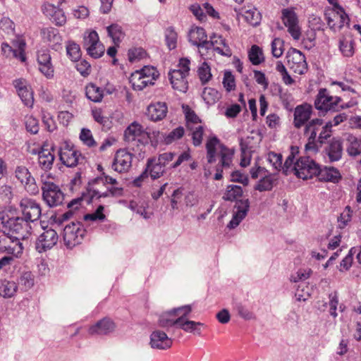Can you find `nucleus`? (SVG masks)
I'll list each match as a JSON object with an SVG mask.
<instances>
[{"label": "nucleus", "mask_w": 361, "mask_h": 361, "mask_svg": "<svg viewBox=\"0 0 361 361\" xmlns=\"http://www.w3.org/2000/svg\"><path fill=\"white\" fill-rule=\"evenodd\" d=\"M18 290V285L14 281L4 280L0 286V295L5 298L13 297Z\"/></svg>", "instance_id": "nucleus-38"}, {"label": "nucleus", "mask_w": 361, "mask_h": 361, "mask_svg": "<svg viewBox=\"0 0 361 361\" xmlns=\"http://www.w3.org/2000/svg\"><path fill=\"white\" fill-rule=\"evenodd\" d=\"M352 211L349 206H347L345 210L341 214L338 219L340 228H344L351 220Z\"/></svg>", "instance_id": "nucleus-63"}, {"label": "nucleus", "mask_w": 361, "mask_h": 361, "mask_svg": "<svg viewBox=\"0 0 361 361\" xmlns=\"http://www.w3.org/2000/svg\"><path fill=\"white\" fill-rule=\"evenodd\" d=\"M137 72H140V74L148 76L149 78L157 80L159 77V73L157 69L151 66H145L142 69L136 71Z\"/></svg>", "instance_id": "nucleus-59"}, {"label": "nucleus", "mask_w": 361, "mask_h": 361, "mask_svg": "<svg viewBox=\"0 0 361 361\" xmlns=\"http://www.w3.org/2000/svg\"><path fill=\"white\" fill-rule=\"evenodd\" d=\"M0 221L9 234L22 240L28 238L31 234L30 222L24 217L15 216V212L11 209H5L0 211Z\"/></svg>", "instance_id": "nucleus-3"}, {"label": "nucleus", "mask_w": 361, "mask_h": 361, "mask_svg": "<svg viewBox=\"0 0 361 361\" xmlns=\"http://www.w3.org/2000/svg\"><path fill=\"white\" fill-rule=\"evenodd\" d=\"M149 343L152 348L166 350L171 347L173 341L165 332L156 330L151 334Z\"/></svg>", "instance_id": "nucleus-24"}, {"label": "nucleus", "mask_w": 361, "mask_h": 361, "mask_svg": "<svg viewBox=\"0 0 361 361\" xmlns=\"http://www.w3.org/2000/svg\"><path fill=\"white\" fill-rule=\"evenodd\" d=\"M223 85L227 92H231L235 89V78L230 71H226L224 73Z\"/></svg>", "instance_id": "nucleus-60"}, {"label": "nucleus", "mask_w": 361, "mask_h": 361, "mask_svg": "<svg viewBox=\"0 0 361 361\" xmlns=\"http://www.w3.org/2000/svg\"><path fill=\"white\" fill-rule=\"evenodd\" d=\"M357 104V102L355 99L344 102L341 96L333 95L326 88H320L314 99L315 109L324 114L328 112H338Z\"/></svg>", "instance_id": "nucleus-2"}, {"label": "nucleus", "mask_w": 361, "mask_h": 361, "mask_svg": "<svg viewBox=\"0 0 361 361\" xmlns=\"http://www.w3.org/2000/svg\"><path fill=\"white\" fill-rule=\"evenodd\" d=\"M133 154L126 149H118L114 158L111 168L114 171L122 173L129 171L132 166Z\"/></svg>", "instance_id": "nucleus-15"}, {"label": "nucleus", "mask_w": 361, "mask_h": 361, "mask_svg": "<svg viewBox=\"0 0 361 361\" xmlns=\"http://www.w3.org/2000/svg\"><path fill=\"white\" fill-rule=\"evenodd\" d=\"M66 52L72 61H78L81 56L80 46L74 42H68L66 45Z\"/></svg>", "instance_id": "nucleus-47"}, {"label": "nucleus", "mask_w": 361, "mask_h": 361, "mask_svg": "<svg viewBox=\"0 0 361 361\" xmlns=\"http://www.w3.org/2000/svg\"><path fill=\"white\" fill-rule=\"evenodd\" d=\"M86 233V230L80 221H72L63 228V241L68 248H73L81 243Z\"/></svg>", "instance_id": "nucleus-7"}, {"label": "nucleus", "mask_w": 361, "mask_h": 361, "mask_svg": "<svg viewBox=\"0 0 361 361\" xmlns=\"http://www.w3.org/2000/svg\"><path fill=\"white\" fill-rule=\"evenodd\" d=\"M44 39L49 42L51 46L60 45L62 42V37L57 29L48 27L42 31Z\"/></svg>", "instance_id": "nucleus-37"}, {"label": "nucleus", "mask_w": 361, "mask_h": 361, "mask_svg": "<svg viewBox=\"0 0 361 361\" xmlns=\"http://www.w3.org/2000/svg\"><path fill=\"white\" fill-rule=\"evenodd\" d=\"M37 63L39 71L48 79L54 77V68L48 50H40L37 53Z\"/></svg>", "instance_id": "nucleus-22"}, {"label": "nucleus", "mask_w": 361, "mask_h": 361, "mask_svg": "<svg viewBox=\"0 0 361 361\" xmlns=\"http://www.w3.org/2000/svg\"><path fill=\"white\" fill-rule=\"evenodd\" d=\"M276 180L274 178L273 175L269 174L258 181L257 184L255 187V189L259 192L269 191L273 188L274 182Z\"/></svg>", "instance_id": "nucleus-40"}, {"label": "nucleus", "mask_w": 361, "mask_h": 361, "mask_svg": "<svg viewBox=\"0 0 361 361\" xmlns=\"http://www.w3.org/2000/svg\"><path fill=\"white\" fill-rule=\"evenodd\" d=\"M166 42L169 49H173L176 47L177 34L172 28L166 30Z\"/></svg>", "instance_id": "nucleus-61"}, {"label": "nucleus", "mask_w": 361, "mask_h": 361, "mask_svg": "<svg viewBox=\"0 0 361 361\" xmlns=\"http://www.w3.org/2000/svg\"><path fill=\"white\" fill-rule=\"evenodd\" d=\"M19 284L25 290L30 289L35 284L34 275L30 271L23 273L19 279Z\"/></svg>", "instance_id": "nucleus-49"}, {"label": "nucleus", "mask_w": 361, "mask_h": 361, "mask_svg": "<svg viewBox=\"0 0 361 361\" xmlns=\"http://www.w3.org/2000/svg\"><path fill=\"white\" fill-rule=\"evenodd\" d=\"M182 317H177L176 312H173V309L163 313L159 319V325L161 327H171L175 325L178 326V324L181 322Z\"/></svg>", "instance_id": "nucleus-32"}, {"label": "nucleus", "mask_w": 361, "mask_h": 361, "mask_svg": "<svg viewBox=\"0 0 361 361\" xmlns=\"http://www.w3.org/2000/svg\"><path fill=\"white\" fill-rule=\"evenodd\" d=\"M312 114V106L307 103L298 105L294 111V126L299 129L310 121Z\"/></svg>", "instance_id": "nucleus-21"}, {"label": "nucleus", "mask_w": 361, "mask_h": 361, "mask_svg": "<svg viewBox=\"0 0 361 361\" xmlns=\"http://www.w3.org/2000/svg\"><path fill=\"white\" fill-rule=\"evenodd\" d=\"M145 171H147L148 176L150 175L152 179H157L162 176L165 172V168L159 164L156 158H149L147 159Z\"/></svg>", "instance_id": "nucleus-31"}, {"label": "nucleus", "mask_w": 361, "mask_h": 361, "mask_svg": "<svg viewBox=\"0 0 361 361\" xmlns=\"http://www.w3.org/2000/svg\"><path fill=\"white\" fill-rule=\"evenodd\" d=\"M142 133V126L137 123L130 124L124 132L125 141L130 143L135 141Z\"/></svg>", "instance_id": "nucleus-35"}, {"label": "nucleus", "mask_w": 361, "mask_h": 361, "mask_svg": "<svg viewBox=\"0 0 361 361\" xmlns=\"http://www.w3.org/2000/svg\"><path fill=\"white\" fill-rule=\"evenodd\" d=\"M190 71V61L188 58L179 59L177 68L169 73V80L173 90L185 92L188 88V77Z\"/></svg>", "instance_id": "nucleus-5"}, {"label": "nucleus", "mask_w": 361, "mask_h": 361, "mask_svg": "<svg viewBox=\"0 0 361 361\" xmlns=\"http://www.w3.org/2000/svg\"><path fill=\"white\" fill-rule=\"evenodd\" d=\"M20 207L24 218L29 222H34L41 216V207L39 203L30 198H23Z\"/></svg>", "instance_id": "nucleus-16"}, {"label": "nucleus", "mask_w": 361, "mask_h": 361, "mask_svg": "<svg viewBox=\"0 0 361 361\" xmlns=\"http://www.w3.org/2000/svg\"><path fill=\"white\" fill-rule=\"evenodd\" d=\"M85 94L88 99L94 102H100L104 97L103 90L93 83L86 85Z\"/></svg>", "instance_id": "nucleus-36"}, {"label": "nucleus", "mask_w": 361, "mask_h": 361, "mask_svg": "<svg viewBox=\"0 0 361 361\" xmlns=\"http://www.w3.org/2000/svg\"><path fill=\"white\" fill-rule=\"evenodd\" d=\"M319 181L338 183L341 179L339 171L334 167L321 168L316 176Z\"/></svg>", "instance_id": "nucleus-29"}, {"label": "nucleus", "mask_w": 361, "mask_h": 361, "mask_svg": "<svg viewBox=\"0 0 361 361\" xmlns=\"http://www.w3.org/2000/svg\"><path fill=\"white\" fill-rule=\"evenodd\" d=\"M319 135L317 137V143L321 145L324 144L326 140L331 137L332 135V128L330 123H326L324 126H322Z\"/></svg>", "instance_id": "nucleus-50"}, {"label": "nucleus", "mask_w": 361, "mask_h": 361, "mask_svg": "<svg viewBox=\"0 0 361 361\" xmlns=\"http://www.w3.org/2000/svg\"><path fill=\"white\" fill-rule=\"evenodd\" d=\"M92 116L95 121L102 125L103 127L109 128L110 121L108 117L104 116L101 109L92 111Z\"/></svg>", "instance_id": "nucleus-62"}, {"label": "nucleus", "mask_w": 361, "mask_h": 361, "mask_svg": "<svg viewBox=\"0 0 361 361\" xmlns=\"http://www.w3.org/2000/svg\"><path fill=\"white\" fill-rule=\"evenodd\" d=\"M355 42L353 39L343 38L339 42V49L345 57H351L354 54Z\"/></svg>", "instance_id": "nucleus-42"}, {"label": "nucleus", "mask_w": 361, "mask_h": 361, "mask_svg": "<svg viewBox=\"0 0 361 361\" xmlns=\"http://www.w3.org/2000/svg\"><path fill=\"white\" fill-rule=\"evenodd\" d=\"M22 239L8 233L0 236V252L11 254L16 257L23 252Z\"/></svg>", "instance_id": "nucleus-12"}, {"label": "nucleus", "mask_w": 361, "mask_h": 361, "mask_svg": "<svg viewBox=\"0 0 361 361\" xmlns=\"http://www.w3.org/2000/svg\"><path fill=\"white\" fill-rule=\"evenodd\" d=\"M346 152L353 157L361 155V137L349 135L346 139Z\"/></svg>", "instance_id": "nucleus-30"}, {"label": "nucleus", "mask_w": 361, "mask_h": 361, "mask_svg": "<svg viewBox=\"0 0 361 361\" xmlns=\"http://www.w3.org/2000/svg\"><path fill=\"white\" fill-rule=\"evenodd\" d=\"M323 125V120L321 118H314L310 121L305 126L304 135L307 137V142L305 144V149L307 151L318 150L317 145V133L320 130Z\"/></svg>", "instance_id": "nucleus-11"}, {"label": "nucleus", "mask_w": 361, "mask_h": 361, "mask_svg": "<svg viewBox=\"0 0 361 361\" xmlns=\"http://www.w3.org/2000/svg\"><path fill=\"white\" fill-rule=\"evenodd\" d=\"M25 128L26 130L32 134H37L39 130V122L37 118L32 116H25Z\"/></svg>", "instance_id": "nucleus-54"}, {"label": "nucleus", "mask_w": 361, "mask_h": 361, "mask_svg": "<svg viewBox=\"0 0 361 361\" xmlns=\"http://www.w3.org/2000/svg\"><path fill=\"white\" fill-rule=\"evenodd\" d=\"M16 178L24 185L25 190L30 195H37L39 188L35 178L24 166H17L15 171Z\"/></svg>", "instance_id": "nucleus-14"}, {"label": "nucleus", "mask_w": 361, "mask_h": 361, "mask_svg": "<svg viewBox=\"0 0 361 361\" xmlns=\"http://www.w3.org/2000/svg\"><path fill=\"white\" fill-rule=\"evenodd\" d=\"M59 156L62 164L71 168L76 166L84 159L81 153L67 142L60 146Z\"/></svg>", "instance_id": "nucleus-9"}, {"label": "nucleus", "mask_w": 361, "mask_h": 361, "mask_svg": "<svg viewBox=\"0 0 361 361\" xmlns=\"http://www.w3.org/2000/svg\"><path fill=\"white\" fill-rule=\"evenodd\" d=\"M189 41L199 49H209V41L204 29L196 27L189 32Z\"/></svg>", "instance_id": "nucleus-25"}, {"label": "nucleus", "mask_w": 361, "mask_h": 361, "mask_svg": "<svg viewBox=\"0 0 361 361\" xmlns=\"http://www.w3.org/2000/svg\"><path fill=\"white\" fill-rule=\"evenodd\" d=\"M207 159L209 164L216 161V156L219 157V162L216 167L215 180H221L223 177V169L230 168L234 154V151L228 148L216 137L209 139L206 143Z\"/></svg>", "instance_id": "nucleus-1"}, {"label": "nucleus", "mask_w": 361, "mask_h": 361, "mask_svg": "<svg viewBox=\"0 0 361 361\" xmlns=\"http://www.w3.org/2000/svg\"><path fill=\"white\" fill-rule=\"evenodd\" d=\"M287 64L294 73L302 75L307 69L305 55L299 50L290 48L286 54Z\"/></svg>", "instance_id": "nucleus-13"}, {"label": "nucleus", "mask_w": 361, "mask_h": 361, "mask_svg": "<svg viewBox=\"0 0 361 361\" xmlns=\"http://www.w3.org/2000/svg\"><path fill=\"white\" fill-rule=\"evenodd\" d=\"M104 210V207L99 205L93 213L85 214L83 216V220L85 221H103L106 219Z\"/></svg>", "instance_id": "nucleus-45"}, {"label": "nucleus", "mask_w": 361, "mask_h": 361, "mask_svg": "<svg viewBox=\"0 0 361 361\" xmlns=\"http://www.w3.org/2000/svg\"><path fill=\"white\" fill-rule=\"evenodd\" d=\"M281 18L291 37L294 39L298 40L301 36V29L299 25L298 17L295 12L294 8H283L281 10Z\"/></svg>", "instance_id": "nucleus-10"}, {"label": "nucleus", "mask_w": 361, "mask_h": 361, "mask_svg": "<svg viewBox=\"0 0 361 361\" xmlns=\"http://www.w3.org/2000/svg\"><path fill=\"white\" fill-rule=\"evenodd\" d=\"M58 240L59 235L57 232L52 228H49L44 230L39 236L36 243V247L39 252H45L56 245Z\"/></svg>", "instance_id": "nucleus-18"}, {"label": "nucleus", "mask_w": 361, "mask_h": 361, "mask_svg": "<svg viewBox=\"0 0 361 361\" xmlns=\"http://www.w3.org/2000/svg\"><path fill=\"white\" fill-rule=\"evenodd\" d=\"M292 170L299 178L312 179L319 172V164L309 157H301L295 161Z\"/></svg>", "instance_id": "nucleus-6"}, {"label": "nucleus", "mask_w": 361, "mask_h": 361, "mask_svg": "<svg viewBox=\"0 0 361 361\" xmlns=\"http://www.w3.org/2000/svg\"><path fill=\"white\" fill-rule=\"evenodd\" d=\"M243 195V189L240 186L235 185H230L227 187V189L223 196V198L227 201L238 200V197H240Z\"/></svg>", "instance_id": "nucleus-41"}, {"label": "nucleus", "mask_w": 361, "mask_h": 361, "mask_svg": "<svg viewBox=\"0 0 361 361\" xmlns=\"http://www.w3.org/2000/svg\"><path fill=\"white\" fill-rule=\"evenodd\" d=\"M204 326V324L188 319H181V322L178 324V327L183 329L184 331L191 333L195 335L200 336L202 334L201 327Z\"/></svg>", "instance_id": "nucleus-34"}, {"label": "nucleus", "mask_w": 361, "mask_h": 361, "mask_svg": "<svg viewBox=\"0 0 361 361\" xmlns=\"http://www.w3.org/2000/svg\"><path fill=\"white\" fill-rule=\"evenodd\" d=\"M246 21L252 26H257L260 23L261 16L256 9L248 10L245 13Z\"/></svg>", "instance_id": "nucleus-55"}, {"label": "nucleus", "mask_w": 361, "mask_h": 361, "mask_svg": "<svg viewBox=\"0 0 361 361\" xmlns=\"http://www.w3.org/2000/svg\"><path fill=\"white\" fill-rule=\"evenodd\" d=\"M18 96L27 106L32 107L34 104L33 92L25 79L20 78L13 81Z\"/></svg>", "instance_id": "nucleus-20"}, {"label": "nucleus", "mask_w": 361, "mask_h": 361, "mask_svg": "<svg viewBox=\"0 0 361 361\" xmlns=\"http://www.w3.org/2000/svg\"><path fill=\"white\" fill-rule=\"evenodd\" d=\"M54 147H49L47 142H44L41 146V152L37 157V164L39 167L44 171L43 173H49V171L52 169L55 155Z\"/></svg>", "instance_id": "nucleus-17"}, {"label": "nucleus", "mask_w": 361, "mask_h": 361, "mask_svg": "<svg viewBox=\"0 0 361 361\" xmlns=\"http://www.w3.org/2000/svg\"><path fill=\"white\" fill-rule=\"evenodd\" d=\"M324 18L330 29L341 30L345 25H349L350 18L344 9L336 5L335 8L326 9L324 12Z\"/></svg>", "instance_id": "nucleus-8"}, {"label": "nucleus", "mask_w": 361, "mask_h": 361, "mask_svg": "<svg viewBox=\"0 0 361 361\" xmlns=\"http://www.w3.org/2000/svg\"><path fill=\"white\" fill-rule=\"evenodd\" d=\"M250 208V202L248 199L239 200L235 201L234 212L240 215L245 217L247 214Z\"/></svg>", "instance_id": "nucleus-51"}, {"label": "nucleus", "mask_w": 361, "mask_h": 361, "mask_svg": "<svg viewBox=\"0 0 361 361\" xmlns=\"http://www.w3.org/2000/svg\"><path fill=\"white\" fill-rule=\"evenodd\" d=\"M183 108L185 115L188 128L192 130V128L190 126V125L198 124L199 123H200V119L195 113V111L192 110L188 106H183Z\"/></svg>", "instance_id": "nucleus-52"}, {"label": "nucleus", "mask_w": 361, "mask_h": 361, "mask_svg": "<svg viewBox=\"0 0 361 361\" xmlns=\"http://www.w3.org/2000/svg\"><path fill=\"white\" fill-rule=\"evenodd\" d=\"M99 40V36L96 31L86 32L83 37V47L85 49H90V47L97 45L96 44Z\"/></svg>", "instance_id": "nucleus-48"}, {"label": "nucleus", "mask_w": 361, "mask_h": 361, "mask_svg": "<svg viewBox=\"0 0 361 361\" xmlns=\"http://www.w3.org/2000/svg\"><path fill=\"white\" fill-rule=\"evenodd\" d=\"M248 58L252 65H259L264 61L262 49L257 45L254 44L248 51Z\"/></svg>", "instance_id": "nucleus-39"}, {"label": "nucleus", "mask_w": 361, "mask_h": 361, "mask_svg": "<svg viewBox=\"0 0 361 361\" xmlns=\"http://www.w3.org/2000/svg\"><path fill=\"white\" fill-rule=\"evenodd\" d=\"M77 71L84 77L90 74L91 66L86 60H80L76 64Z\"/></svg>", "instance_id": "nucleus-64"}, {"label": "nucleus", "mask_w": 361, "mask_h": 361, "mask_svg": "<svg viewBox=\"0 0 361 361\" xmlns=\"http://www.w3.org/2000/svg\"><path fill=\"white\" fill-rule=\"evenodd\" d=\"M326 152L331 162L340 160L343 154V144L340 138L334 137L326 147Z\"/></svg>", "instance_id": "nucleus-27"}, {"label": "nucleus", "mask_w": 361, "mask_h": 361, "mask_svg": "<svg viewBox=\"0 0 361 361\" xmlns=\"http://www.w3.org/2000/svg\"><path fill=\"white\" fill-rule=\"evenodd\" d=\"M42 197L49 207H56L62 204L64 195L59 187L54 183L51 173H42L40 176Z\"/></svg>", "instance_id": "nucleus-4"}, {"label": "nucleus", "mask_w": 361, "mask_h": 361, "mask_svg": "<svg viewBox=\"0 0 361 361\" xmlns=\"http://www.w3.org/2000/svg\"><path fill=\"white\" fill-rule=\"evenodd\" d=\"M268 161L276 171L282 169L283 158L281 154L270 152L268 154Z\"/></svg>", "instance_id": "nucleus-56"}, {"label": "nucleus", "mask_w": 361, "mask_h": 361, "mask_svg": "<svg viewBox=\"0 0 361 361\" xmlns=\"http://www.w3.org/2000/svg\"><path fill=\"white\" fill-rule=\"evenodd\" d=\"M284 42L281 39L277 37L271 42V54L276 58H279L283 53Z\"/></svg>", "instance_id": "nucleus-53"}, {"label": "nucleus", "mask_w": 361, "mask_h": 361, "mask_svg": "<svg viewBox=\"0 0 361 361\" xmlns=\"http://www.w3.org/2000/svg\"><path fill=\"white\" fill-rule=\"evenodd\" d=\"M129 82L131 84L133 89L135 90H142L146 87L142 77H141V74L140 72H137L136 71L130 75Z\"/></svg>", "instance_id": "nucleus-46"}, {"label": "nucleus", "mask_w": 361, "mask_h": 361, "mask_svg": "<svg viewBox=\"0 0 361 361\" xmlns=\"http://www.w3.org/2000/svg\"><path fill=\"white\" fill-rule=\"evenodd\" d=\"M197 74L202 85H205L211 80V68L207 62L201 64L197 70Z\"/></svg>", "instance_id": "nucleus-44"}, {"label": "nucleus", "mask_w": 361, "mask_h": 361, "mask_svg": "<svg viewBox=\"0 0 361 361\" xmlns=\"http://www.w3.org/2000/svg\"><path fill=\"white\" fill-rule=\"evenodd\" d=\"M97 45H93V47H90V49H86L87 52L89 55L94 59H98L101 57L105 51L104 45L99 42V40L97 42Z\"/></svg>", "instance_id": "nucleus-58"}, {"label": "nucleus", "mask_w": 361, "mask_h": 361, "mask_svg": "<svg viewBox=\"0 0 361 361\" xmlns=\"http://www.w3.org/2000/svg\"><path fill=\"white\" fill-rule=\"evenodd\" d=\"M202 99L208 104H214L220 99L219 92L212 87H205L202 94Z\"/></svg>", "instance_id": "nucleus-43"}, {"label": "nucleus", "mask_w": 361, "mask_h": 361, "mask_svg": "<svg viewBox=\"0 0 361 361\" xmlns=\"http://www.w3.org/2000/svg\"><path fill=\"white\" fill-rule=\"evenodd\" d=\"M43 13L57 26H63L66 23V16L64 11L54 5L46 3L42 6Z\"/></svg>", "instance_id": "nucleus-23"}, {"label": "nucleus", "mask_w": 361, "mask_h": 361, "mask_svg": "<svg viewBox=\"0 0 361 361\" xmlns=\"http://www.w3.org/2000/svg\"><path fill=\"white\" fill-rule=\"evenodd\" d=\"M80 139L81 141L88 147H93L96 145L92 132L87 128H82L80 134Z\"/></svg>", "instance_id": "nucleus-57"}, {"label": "nucleus", "mask_w": 361, "mask_h": 361, "mask_svg": "<svg viewBox=\"0 0 361 361\" xmlns=\"http://www.w3.org/2000/svg\"><path fill=\"white\" fill-rule=\"evenodd\" d=\"M116 328V325L111 319L104 317L91 325L88 329V334L90 336H106L114 332Z\"/></svg>", "instance_id": "nucleus-19"}, {"label": "nucleus", "mask_w": 361, "mask_h": 361, "mask_svg": "<svg viewBox=\"0 0 361 361\" xmlns=\"http://www.w3.org/2000/svg\"><path fill=\"white\" fill-rule=\"evenodd\" d=\"M209 49H213L222 56H231V49L221 36L214 35L209 41Z\"/></svg>", "instance_id": "nucleus-28"}, {"label": "nucleus", "mask_w": 361, "mask_h": 361, "mask_svg": "<svg viewBox=\"0 0 361 361\" xmlns=\"http://www.w3.org/2000/svg\"><path fill=\"white\" fill-rule=\"evenodd\" d=\"M168 113V107L165 102L151 104L147 107V115L152 121H159L164 119Z\"/></svg>", "instance_id": "nucleus-26"}, {"label": "nucleus", "mask_w": 361, "mask_h": 361, "mask_svg": "<svg viewBox=\"0 0 361 361\" xmlns=\"http://www.w3.org/2000/svg\"><path fill=\"white\" fill-rule=\"evenodd\" d=\"M106 31L108 36L111 37L114 45L117 47L120 44L126 35L122 27L117 23H113L106 27Z\"/></svg>", "instance_id": "nucleus-33"}]
</instances>
